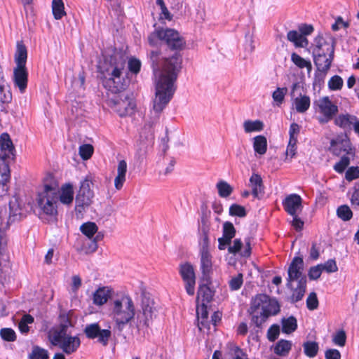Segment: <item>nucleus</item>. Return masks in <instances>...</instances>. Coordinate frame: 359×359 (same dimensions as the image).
I'll list each match as a JSON object with an SVG mask.
<instances>
[{
	"label": "nucleus",
	"mask_w": 359,
	"mask_h": 359,
	"mask_svg": "<svg viewBox=\"0 0 359 359\" xmlns=\"http://www.w3.org/2000/svg\"><path fill=\"white\" fill-rule=\"evenodd\" d=\"M11 179V171L7 161L0 158V201L8 195Z\"/></svg>",
	"instance_id": "nucleus-17"
},
{
	"label": "nucleus",
	"mask_w": 359,
	"mask_h": 359,
	"mask_svg": "<svg viewBox=\"0 0 359 359\" xmlns=\"http://www.w3.org/2000/svg\"><path fill=\"white\" fill-rule=\"evenodd\" d=\"M30 359H48L47 351L38 346L33 348Z\"/></svg>",
	"instance_id": "nucleus-57"
},
{
	"label": "nucleus",
	"mask_w": 359,
	"mask_h": 359,
	"mask_svg": "<svg viewBox=\"0 0 359 359\" xmlns=\"http://www.w3.org/2000/svg\"><path fill=\"white\" fill-rule=\"evenodd\" d=\"M141 67V62L139 60L133 58L128 62V68L130 71L134 74H137Z\"/></svg>",
	"instance_id": "nucleus-63"
},
{
	"label": "nucleus",
	"mask_w": 359,
	"mask_h": 359,
	"mask_svg": "<svg viewBox=\"0 0 359 359\" xmlns=\"http://www.w3.org/2000/svg\"><path fill=\"white\" fill-rule=\"evenodd\" d=\"M13 83L21 93H23L27 86L28 72L26 67H15L13 69Z\"/></svg>",
	"instance_id": "nucleus-18"
},
{
	"label": "nucleus",
	"mask_w": 359,
	"mask_h": 359,
	"mask_svg": "<svg viewBox=\"0 0 359 359\" xmlns=\"http://www.w3.org/2000/svg\"><path fill=\"white\" fill-rule=\"evenodd\" d=\"M72 327V322L65 318L58 327L50 330L48 334L50 343L67 355L76 352L81 345L79 337L71 335L69 328Z\"/></svg>",
	"instance_id": "nucleus-6"
},
{
	"label": "nucleus",
	"mask_w": 359,
	"mask_h": 359,
	"mask_svg": "<svg viewBox=\"0 0 359 359\" xmlns=\"http://www.w3.org/2000/svg\"><path fill=\"white\" fill-rule=\"evenodd\" d=\"M304 354L309 358L315 357L318 352V344L316 341H308L303 344Z\"/></svg>",
	"instance_id": "nucleus-41"
},
{
	"label": "nucleus",
	"mask_w": 359,
	"mask_h": 359,
	"mask_svg": "<svg viewBox=\"0 0 359 359\" xmlns=\"http://www.w3.org/2000/svg\"><path fill=\"white\" fill-rule=\"evenodd\" d=\"M281 325L282 332L285 334H290L297 330V321L292 316L288 318H283L281 320Z\"/></svg>",
	"instance_id": "nucleus-33"
},
{
	"label": "nucleus",
	"mask_w": 359,
	"mask_h": 359,
	"mask_svg": "<svg viewBox=\"0 0 359 359\" xmlns=\"http://www.w3.org/2000/svg\"><path fill=\"white\" fill-rule=\"evenodd\" d=\"M158 51H151L150 59L155 75V96L151 114L154 120L159 118L160 114L171 100L176 90L175 81L182 68V59L179 53L165 58L162 68L158 66Z\"/></svg>",
	"instance_id": "nucleus-1"
},
{
	"label": "nucleus",
	"mask_w": 359,
	"mask_h": 359,
	"mask_svg": "<svg viewBox=\"0 0 359 359\" xmlns=\"http://www.w3.org/2000/svg\"><path fill=\"white\" fill-rule=\"evenodd\" d=\"M79 153L83 160H88L93 154V147L89 144L81 145L79 149Z\"/></svg>",
	"instance_id": "nucleus-48"
},
{
	"label": "nucleus",
	"mask_w": 359,
	"mask_h": 359,
	"mask_svg": "<svg viewBox=\"0 0 359 359\" xmlns=\"http://www.w3.org/2000/svg\"><path fill=\"white\" fill-rule=\"evenodd\" d=\"M306 306L309 310L313 311L318 307V299L316 292H311L306 299Z\"/></svg>",
	"instance_id": "nucleus-55"
},
{
	"label": "nucleus",
	"mask_w": 359,
	"mask_h": 359,
	"mask_svg": "<svg viewBox=\"0 0 359 359\" xmlns=\"http://www.w3.org/2000/svg\"><path fill=\"white\" fill-rule=\"evenodd\" d=\"M314 43L313 55L317 67L315 81L320 83L324 81L333 61L335 41L331 36L326 40L322 36H318Z\"/></svg>",
	"instance_id": "nucleus-4"
},
{
	"label": "nucleus",
	"mask_w": 359,
	"mask_h": 359,
	"mask_svg": "<svg viewBox=\"0 0 359 359\" xmlns=\"http://www.w3.org/2000/svg\"><path fill=\"white\" fill-rule=\"evenodd\" d=\"M236 234V229L233 224L230 222H226L223 224V236L226 238L231 240Z\"/></svg>",
	"instance_id": "nucleus-52"
},
{
	"label": "nucleus",
	"mask_w": 359,
	"mask_h": 359,
	"mask_svg": "<svg viewBox=\"0 0 359 359\" xmlns=\"http://www.w3.org/2000/svg\"><path fill=\"white\" fill-rule=\"evenodd\" d=\"M12 100V94L9 90V86L4 79L2 72H0V101L3 103H8Z\"/></svg>",
	"instance_id": "nucleus-31"
},
{
	"label": "nucleus",
	"mask_w": 359,
	"mask_h": 359,
	"mask_svg": "<svg viewBox=\"0 0 359 359\" xmlns=\"http://www.w3.org/2000/svg\"><path fill=\"white\" fill-rule=\"evenodd\" d=\"M325 359H341L340 352L335 348L327 349L325 352Z\"/></svg>",
	"instance_id": "nucleus-64"
},
{
	"label": "nucleus",
	"mask_w": 359,
	"mask_h": 359,
	"mask_svg": "<svg viewBox=\"0 0 359 359\" xmlns=\"http://www.w3.org/2000/svg\"><path fill=\"white\" fill-rule=\"evenodd\" d=\"M58 199L60 202L65 205L72 203L74 199L73 187L70 184H66L61 187V193L58 195Z\"/></svg>",
	"instance_id": "nucleus-30"
},
{
	"label": "nucleus",
	"mask_w": 359,
	"mask_h": 359,
	"mask_svg": "<svg viewBox=\"0 0 359 359\" xmlns=\"http://www.w3.org/2000/svg\"><path fill=\"white\" fill-rule=\"evenodd\" d=\"M349 157L347 156H343L341 158L340 161L334 165V169L336 172L339 173H342L347 168V166L349 165Z\"/></svg>",
	"instance_id": "nucleus-56"
},
{
	"label": "nucleus",
	"mask_w": 359,
	"mask_h": 359,
	"mask_svg": "<svg viewBox=\"0 0 359 359\" xmlns=\"http://www.w3.org/2000/svg\"><path fill=\"white\" fill-rule=\"evenodd\" d=\"M355 120L356 116L354 115L341 114L334 119V123L341 128L346 129L351 128Z\"/></svg>",
	"instance_id": "nucleus-29"
},
{
	"label": "nucleus",
	"mask_w": 359,
	"mask_h": 359,
	"mask_svg": "<svg viewBox=\"0 0 359 359\" xmlns=\"http://www.w3.org/2000/svg\"><path fill=\"white\" fill-rule=\"evenodd\" d=\"M310 97L306 95H300L294 100L295 109L299 113L306 112L310 107Z\"/></svg>",
	"instance_id": "nucleus-32"
},
{
	"label": "nucleus",
	"mask_w": 359,
	"mask_h": 359,
	"mask_svg": "<svg viewBox=\"0 0 359 359\" xmlns=\"http://www.w3.org/2000/svg\"><path fill=\"white\" fill-rule=\"evenodd\" d=\"M280 334V326L277 324L272 325L267 331V339L269 341H275Z\"/></svg>",
	"instance_id": "nucleus-54"
},
{
	"label": "nucleus",
	"mask_w": 359,
	"mask_h": 359,
	"mask_svg": "<svg viewBox=\"0 0 359 359\" xmlns=\"http://www.w3.org/2000/svg\"><path fill=\"white\" fill-rule=\"evenodd\" d=\"M0 148L1 151V156L5 161L8 158H13L15 156V147L9 135L6 133L0 135Z\"/></svg>",
	"instance_id": "nucleus-20"
},
{
	"label": "nucleus",
	"mask_w": 359,
	"mask_h": 359,
	"mask_svg": "<svg viewBox=\"0 0 359 359\" xmlns=\"http://www.w3.org/2000/svg\"><path fill=\"white\" fill-rule=\"evenodd\" d=\"M323 271V264H318L310 268L309 271V278L311 280H317L320 278Z\"/></svg>",
	"instance_id": "nucleus-59"
},
{
	"label": "nucleus",
	"mask_w": 359,
	"mask_h": 359,
	"mask_svg": "<svg viewBox=\"0 0 359 359\" xmlns=\"http://www.w3.org/2000/svg\"><path fill=\"white\" fill-rule=\"evenodd\" d=\"M93 184L92 180L90 177H86L83 181L81 182L80 189L79 192L83 193L86 194L93 195V191L91 190V186Z\"/></svg>",
	"instance_id": "nucleus-50"
},
{
	"label": "nucleus",
	"mask_w": 359,
	"mask_h": 359,
	"mask_svg": "<svg viewBox=\"0 0 359 359\" xmlns=\"http://www.w3.org/2000/svg\"><path fill=\"white\" fill-rule=\"evenodd\" d=\"M346 341V332L343 330H339L332 337V342L340 347L345 346Z\"/></svg>",
	"instance_id": "nucleus-49"
},
{
	"label": "nucleus",
	"mask_w": 359,
	"mask_h": 359,
	"mask_svg": "<svg viewBox=\"0 0 359 359\" xmlns=\"http://www.w3.org/2000/svg\"><path fill=\"white\" fill-rule=\"evenodd\" d=\"M57 201L58 187L56 184H46L43 191L38 195L37 203L43 213L55 216L57 213Z\"/></svg>",
	"instance_id": "nucleus-8"
},
{
	"label": "nucleus",
	"mask_w": 359,
	"mask_h": 359,
	"mask_svg": "<svg viewBox=\"0 0 359 359\" xmlns=\"http://www.w3.org/2000/svg\"><path fill=\"white\" fill-rule=\"evenodd\" d=\"M93 195L86 194L79 192L76 196L75 211L76 215L82 214L86 208H88L92 203Z\"/></svg>",
	"instance_id": "nucleus-22"
},
{
	"label": "nucleus",
	"mask_w": 359,
	"mask_h": 359,
	"mask_svg": "<svg viewBox=\"0 0 359 359\" xmlns=\"http://www.w3.org/2000/svg\"><path fill=\"white\" fill-rule=\"evenodd\" d=\"M344 81L342 78L338 75L332 76L327 82L328 88L330 90L336 91L342 88Z\"/></svg>",
	"instance_id": "nucleus-44"
},
{
	"label": "nucleus",
	"mask_w": 359,
	"mask_h": 359,
	"mask_svg": "<svg viewBox=\"0 0 359 359\" xmlns=\"http://www.w3.org/2000/svg\"><path fill=\"white\" fill-rule=\"evenodd\" d=\"M83 332L88 339H94L97 338V341L104 346H107L111 335V332L109 329L102 330L97 323L87 325Z\"/></svg>",
	"instance_id": "nucleus-11"
},
{
	"label": "nucleus",
	"mask_w": 359,
	"mask_h": 359,
	"mask_svg": "<svg viewBox=\"0 0 359 359\" xmlns=\"http://www.w3.org/2000/svg\"><path fill=\"white\" fill-rule=\"evenodd\" d=\"M243 282V275L239 273L229 280V287L231 290H238L242 286Z\"/></svg>",
	"instance_id": "nucleus-58"
},
{
	"label": "nucleus",
	"mask_w": 359,
	"mask_h": 359,
	"mask_svg": "<svg viewBox=\"0 0 359 359\" xmlns=\"http://www.w3.org/2000/svg\"><path fill=\"white\" fill-rule=\"evenodd\" d=\"M287 39L294 43L296 47L304 48L309 44L306 38L296 30H291L287 34Z\"/></svg>",
	"instance_id": "nucleus-26"
},
{
	"label": "nucleus",
	"mask_w": 359,
	"mask_h": 359,
	"mask_svg": "<svg viewBox=\"0 0 359 359\" xmlns=\"http://www.w3.org/2000/svg\"><path fill=\"white\" fill-rule=\"evenodd\" d=\"M323 270L327 273H333L338 271V267L334 259H328L324 264H323Z\"/></svg>",
	"instance_id": "nucleus-62"
},
{
	"label": "nucleus",
	"mask_w": 359,
	"mask_h": 359,
	"mask_svg": "<svg viewBox=\"0 0 359 359\" xmlns=\"http://www.w3.org/2000/svg\"><path fill=\"white\" fill-rule=\"evenodd\" d=\"M229 215L243 217L246 215L245 208L238 204H232L229 208Z\"/></svg>",
	"instance_id": "nucleus-53"
},
{
	"label": "nucleus",
	"mask_w": 359,
	"mask_h": 359,
	"mask_svg": "<svg viewBox=\"0 0 359 359\" xmlns=\"http://www.w3.org/2000/svg\"><path fill=\"white\" fill-rule=\"evenodd\" d=\"M52 11L55 20H60L66 15L62 0H53Z\"/></svg>",
	"instance_id": "nucleus-37"
},
{
	"label": "nucleus",
	"mask_w": 359,
	"mask_h": 359,
	"mask_svg": "<svg viewBox=\"0 0 359 359\" xmlns=\"http://www.w3.org/2000/svg\"><path fill=\"white\" fill-rule=\"evenodd\" d=\"M218 194L222 198H226L231 195L233 188L225 181H220L217 184Z\"/></svg>",
	"instance_id": "nucleus-43"
},
{
	"label": "nucleus",
	"mask_w": 359,
	"mask_h": 359,
	"mask_svg": "<svg viewBox=\"0 0 359 359\" xmlns=\"http://www.w3.org/2000/svg\"><path fill=\"white\" fill-rule=\"evenodd\" d=\"M303 269V259L299 257H294L287 270L288 278L287 280V287H292V283L294 281L300 283V281L302 280V279L306 280V276L302 273Z\"/></svg>",
	"instance_id": "nucleus-13"
},
{
	"label": "nucleus",
	"mask_w": 359,
	"mask_h": 359,
	"mask_svg": "<svg viewBox=\"0 0 359 359\" xmlns=\"http://www.w3.org/2000/svg\"><path fill=\"white\" fill-rule=\"evenodd\" d=\"M213 297V291L207 285V284H203L200 285L197 292V299H201L202 303L210 302Z\"/></svg>",
	"instance_id": "nucleus-35"
},
{
	"label": "nucleus",
	"mask_w": 359,
	"mask_h": 359,
	"mask_svg": "<svg viewBox=\"0 0 359 359\" xmlns=\"http://www.w3.org/2000/svg\"><path fill=\"white\" fill-rule=\"evenodd\" d=\"M27 215V209L23 201L16 196L11 197L8 205L0 207V283L6 279L9 267L1 250L7 243L6 231L9 227L20 222Z\"/></svg>",
	"instance_id": "nucleus-3"
},
{
	"label": "nucleus",
	"mask_w": 359,
	"mask_h": 359,
	"mask_svg": "<svg viewBox=\"0 0 359 359\" xmlns=\"http://www.w3.org/2000/svg\"><path fill=\"white\" fill-rule=\"evenodd\" d=\"M330 147L332 153L339 156L341 152H345L346 154L354 156V148L350 142L349 138L346 134H340L334 139L330 141Z\"/></svg>",
	"instance_id": "nucleus-14"
},
{
	"label": "nucleus",
	"mask_w": 359,
	"mask_h": 359,
	"mask_svg": "<svg viewBox=\"0 0 359 359\" xmlns=\"http://www.w3.org/2000/svg\"><path fill=\"white\" fill-rule=\"evenodd\" d=\"M164 29L163 28L156 29L148 36V42L151 46H157L160 41H163Z\"/></svg>",
	"instance_id": "nucleus-38"
},
{
	"label": "nucleus",
	"mask_w": 359,
	"mask_h": 359,
	"mask_svg": "<svg viewBox=\"0 0 359 359\" xmlns=\"http://www.w3.org/2000/svg\"><path fill=\"white\" fill-rule=\"evenodd\" d=\"M127 172V163L125 160L118 161L117 166V175L114 179V187L116 190H121L126 182Z\"/></svg>",
	"instance_id": "nucleus-23"
},
{
	"label": "nucleus",
	"mask_w": 359,
	"mask_h": 359,
	"mask_svg": "<svg viewBox=\"0 0 359 359\" xmlns=\"http://www.w3.org/2000/svg\"><path fill=\"white\" fill-rule=\"evenodd\" d=\"M156 5L160 7V9H161L160 18L165 19L168 21H171L173 18V15L170 13V12L166 7L164 1L163 0H156Z\"/></svg>",
	"instance_id": "nucleus-47"
},
{
	"label": "nucleus",
	"mask_w": 359,
	"mask_h": 359,
	"mask_svg": "<svg viewBox=\"0 0 359 359\" xmlns=\"http://www.w3.org/2000/svg\"><path fill=\"white\" fill-rule=\"evenodd\" d=\"M97 226L94 222H86L80 226L81 231L88 238H92L97 231Z\"/></svg>",
	"instance_id": "nucleus-42"
},
{
	"label": "nucleus",
	"mask_w": 359,
	"mask_h": 359,
	"mask_svg": "<svg viewBox=\"0 0 359 359\" xmlns=\"http://www.w3.org/2000/svg\"><path fill=\"white\" fill-rule=\"evenodd\" d=\"M250 310L252 323L261 327L269 316L280 311V305L276 299L265 294H258L252 299Z\"/></svg>",
	"instance_id": "nucleus-5"
},
{
	"label": "nucleus",
	"mask_w": 359,
	"mask_h": 359,
	"mask_svg": "<svg viewBox=\"0 0 359 359\" xmlns=\"http://www.w3.org/2000/svg\"><path fill=\"white\" fill-rule=\"evenodd\" d=\"M297 141L289 140L285 151V161H287L289 158H292L295 156L297 151Z\"/></svg>",
	"instance_id": "nucleus-60"
},
{
	"label": "nucleus",
	"mask_w": 359,
	"mask_h": 359,
	"mask_svg": "<svg viewBox=\"0 0 359 359\" xmlns=\"http://www.w3.org/2000/svg\"><path fill=\"white\" fill-rule=\"evenodd\" d=\"M111 316L114 321V331L120 334L135 316V307L129 296H123L110 304Z\"/></svg>",
	"instance_id": "nucleus-7"
},
{
	"label": "nucleus",
	"mask_w": 359,
	"mask_h": 359,
	"mask_svg": "<svg viewBox=\"0 0 359 359\" xmlns=\"http://www.w3.org/2000/svg\"><path fill=\"white\" fill-rule=\"evenodd\" d=\"M249 187L255 198L260 199L264 194V186L262 178L257 173H252L249 180Z\"/></svg>",
	"instance_id": "nucleus-21"
},
{
	"label": "nucleus",
	"mask_w": 359,
	"mask_h": 359,
	"mask_svg": "<svg viewBox=\"0 0 359 359\" xmlns=\"http://www.w3.org/2000/svg\"><path fill=\"white\" fill-rule=\"evenodd\" d=\"M126 61L122 53L114 51L112 55L105 56L103 63L100 65V72L108 79L107 84L110 90L114 93H119L112 99V108L121 117L131 115L135 107L133 93L121 91L123 84L119 81Z\"/></svg>",
	"instance_id": "nucleus-2"
},
{
	"label": "nucleus",
	"mask_w": 359,
	"mask_h": 359,
	"mask_svg": "<svg viewBox=\"0 0 359 359\" xmlns=\"http://www.w3.org/2000/svg\"><path fill=\"white\" fill-rule=\"evenodd\" d=\"M253 149L255 153L262 156L267 150V140L264 135H257L253 138Z\"/></svg>",
	"instance_id": "nucleus-34"
},
{
	"label": "nucleus",
	"mask_w": 359,
	"mask_h": 359,
	"mask_svg": "<svg viewBox=\"0 0 359 359\" xmlns=\"http://www.w3.org/2000/svg\"><path fill=\"white\" fill-rule=\"evenodd\" d=\"M156 314L157 310L154 306V302L149 297H143L141 309L137 315V326L149 327Z\"/></svg>",
	"instance_id": "nucleus-10"
},
{
	"label": "nucleus",
	"mask_w": 359,
	"mask_h": 359,
	"mask_svg": "<svg viewBox=\"0 0 359 359\" xmlns=\"http://www.w3.org/2000/svg\"><path fill=\"white\" fill-rule=\"evenodd\" d=\"M287 93V88L285 87L277 88L272 93L273 105L280 107L285 100V97Z\"/></svg>",
	"instance_id": "nucleus-40"
},
{
	"label": "nucleus",
	"mask_w": 359,
	"mask_h": 359,
	"mask_svg": "<svg viewBox=\"0 0 359 359\" xmlns=\"http://www.w3.org/2000/svg\"><path fill=\"white\" fill-rule=\"evenodd\" d=\"M163 41L172 50H181L185 46V40L180 34L174 29H164Z\"/></svg>",
	"instance_id": "nucleus-16"
},
{
	"label": "nucleus",
	"mask_w": 359,
	"mask_h": 359,
	"mask_svg": "<svg viewBox=\"0 0 359 359\" xmlns=\"http://www.w3.org/2000/svg\"><path fill=\"white\" fill-rule=\"evenodd\" d=\"M291 60L299 68H306L308 72H311L312 69V65L310 61L305 60L304 58L302 57L300 55L295 53H293L291 55Z\"/></svg>",
	"instance_id": "nucleus-39"
},
{
	"label": "nucleus",
	"mask_w": 359,
	"mask_h": 359,
	"mask_svg": "<svg viewBox=\"0 0 359 359\" xmlns=\"http://www.w3.org/2000/svg\"><path fill=\"white\" fill-rule=\"evenodd\" d=\"M292 342L286 339L279 340L273 348V352L278 356H287L292 349Z\"/></svg>",
	"instance_id": "nucleus-28"
},
{
	"label": "nucleus",
	"mask_w": 359,
	"mask_h": 359,
	"mask_svg": "<svg viewBox=\"0 0 359 359\" xmlns=\"http://www.w3.org/2000/svg\"><path fill=\"white\" fill-rule=\"evenodd\" d=\"M34 322V318L29 314L24 315L18 324V327L21 333L26 334L29 332V328L28 324Z\"/></svg>",
	"instance_id": "nucleus-45"
},
{
	"label": "nucleus",
	"mask_w": 359,
	"mask_h": 359,
	"mask_svg": "<svg viewBox=\"0 0 359 359\" xmlns=\"http://www.w3.org/2000/svg\"><path fill=\"white\" fill-rule=\"evenodd\" d=\"M314 106L316 107V111L320 114L318 117L320 124H325L331 121L338 112V107L327 96L315 101Z\"/></svg>",
	"instance_id": "nucleus-9"
},
{
	"label": "nucleus",
	"mask_w": 359,
	"mask_h": 359,
	"mask_svg": "<svg viewBox=\"0 0 359 359\" xmlns=\"http://www.w3.org/2000/svg\"><path fill=\"white\" fill-rule=\"evenodd\" d=\"M337 216L343 221H348L353 217V212L346 205L339 206L337 210Z\"/></svg>",
	"instance_id": "nucleus-46"
},
{
	"label": "nucleus",
	"mask_w": 359,
	"mask_h": 359,
	"mask_svg": "<svg viewBox=\"0 0 359 359\" xmlns=\"http://www.w3.org/2000/svg\"><path fill=\"white\" fill-rule=\"evenodd\" d=\"M302 280H303L300 281V283L297 282L296 287H294L292 285V287H287L288 288H290L292 292L290 297V300L292 303L300 301L304 296L306 288V280H304V279Z\"/></svg>",
	"instance_id": "nucleus-27"
},
{
	"label": "nucleus",
	"mask_w": 359,
	"mask_h": 359,
	"mask_svg": "<svg viewBox=\"0 0 359 359\" xmlns=\"http://www.w3.org/2000/svg\"><path fill=\"white\" fill-rule=\"evenodd\" d=\"M179 273L184 283L187 293L194 295L195 293L196 276L193 266L188 262L181 264L179 266Z\"/></svg>",
	"instance_id": "nucleus-12"
},
{
	"label": "nucleus",
	"mask_w": 359,
	"mask_h": 359,
	"mask_svg": "<svg viewBox=\"0 0 359 359\" xmlns=\"http://www.w3.org/2000/svg\"><path fill=\"white\" fill-rule=\"evenodd\" d=\"M1 337L6 341H14L16 339V334L12 328H2L0 330Z\"/></svg>",
	"instance_id": "nucleus-51"
},
{
	"label": "nucleus",
	"mask_w": 359,
	"mask_h": 359,
	"mask_svg": "<svg viewBox=\"0 0 359 359\" xmlns=\"http://www.w3.org/2000/svg\"><path fill=\"white\" fill-rule=\"evenodd\" d=\"M111 290L108 287H99L93 293V304L97 306H102L107 303L108 299L111 297Z\"/></svg>",
	"instance_id": "nucleus-24"
},
{
	"label": "nucleus",
	"mask_w": 359,
	"mask_h": 359,
	"mask_svg": "<svg viewBox=\"0 0 359 359\" xmlns=\"http://www.w3.org/2000/svg\"><path fill=\"white\" fill-rule=\"evenodd\" d=\"M201 265L200 269L202 273V280L206 283L209 282L210 274L212 271V257L209 251L201 250Z\"/></svg>",
	"instance_id": "nucleus-19"
},
{
	"label": "nucleus",
	"mask_w": 359,
	"mask_h": 359,
	"mask_svg": "<svg viewBox=\"0 0 359 359\" xmlns=\"http://www.w3.org/2000/svg\"><path fill=\"white\" fill-rule=\"evenodd\" d=\"M27 51L22 42L18 41L16 45V51L14 59L16 67H26Z\"/></svg>",
	"instance_id": "nucleus-25"
},
{
	"label": "nucleus",
	"mask_w": 359,
	"mask_h": 359,
	"mask_svg": "<svg viewBox=\"0 0 359 359\" xmlns=\"http://www.w3.org/2000/svg\"><path fill=\"white\" fill-rule=\"evenodd\" d=\"M283 206L286 212L291 216L299 215L302 211V198L297 194H292L285 197Z\"/></svg>",
	"instance_id": "nucleus-15"
},
{
	"label": "nucleus",
	"mask_w": 359,
	"mask_h": 359,
	"mask_svg": "<svg viewBox=\"0 0 359 359\" xmlns=\"http://www.w3.org/2000/svg\"><path fill=\"white\" fill-rule=\"evenodd\" d=\"M243 128L246 133L259 132L264 128V123L259 120H247L243 123Z\"/></svg>",
	"instance_id": "nucleus-36"
},
{
	"label": "nucleus",
	"mask_w": 359,
	"mask_h": 359,
	"mask_svg": "<svg viewBox=\"0 0 359 359\" xmlns=\"http://www.w3.org/2000/svg\"><path fill=\"white\" fill-rule=\"evenodd\" d=\"M346 179L348 181H352L359 177V167H350L346 172Z\"/></svg>",
	"instance_id": "nucleus-61"
}]
</instances>
